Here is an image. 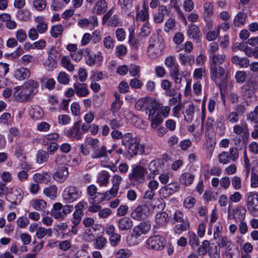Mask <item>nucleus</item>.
Wrapping results in <instances>:
<instances>
[{
    "mask_svg": "<svg viewBox=\"0 0 258 258\" xmlns=\"http://www.w3.org/2000/svg\"><path fill=\"white\" fill-rule=\"evenodd\" d=\"M189 243L193 249L199 245V239L194 232H189Z\"/></svg>",
    "mask_w": 258,
    "mask_h": 258,
    "instance_id": "nucleus-48",
    "label": "nucleus"
},
{
    "mask_svg": "<svg viewBox=\"0 0 258 258\" xmlns=\"http://www.w3.org/2000/svg\"><path fill=\"white\" fill-rule=\"evenodd\" d=\"M107 243V239L105 237L100 236L96 239L95 247L97 249H101L106 246Z\"/></svg>",
    "mask_w": 258,
    "mask_h": 258,
    "instance_id": "nucleus-58",
    "label": "nucleus"
},
{
    "mask_svg": "<svg viewBox=\"0 0 258 258\" xmlns=\"http://www.w3.org/2000/svg\"><path fill=\"white\" fill-rule=\"evenodd\" d=\"M81 123L80 121L75 122L70 130L64 132L66 136L73 140H80L82 139L83 133L80 131Z\"/></svg>",
    "mask_w": 258,
    "mask_h": 258,
    "instance_id": "nucleus-14",
    "label": "nucleus"
},
{
    "mask_svg": "<svg viewBox=\"0 0 258 258\" xmlns=\"http://www.w3.org/2000/svg\"><path fill=\"white\" fill-rule=\"evenodd\" d=\"M13 96L16 101L19 102H27L31 100V98L24 90L23 86H17L13 89Z\"/></svg>",
    "mask_w": 258,
    "mask_h": 258,
    "instance_id": "nucleus-13",
    "label": "nucleus"
},
{
    "mask_svg": "<svg viewBox=\"0 0 258 258\" xmlns=\"http://www.w3.org/2000/svg\"><path fill=\"white\" fill-rule=\"evenodd\" d=\"M150 215V210L148 206H138L131 214V217L135 220L141 221L147 219Z\"/></svg>",
    "mask_w": 258,
    "mask_h": 258,
    "instance_id": "nucleus-12",
    "label": "nucleus"
},
{
    "mask_svg": "<svg viewBox=\"0 0 258 258\" xmlns=\"http://www.w3.org/2000/svg\"><path fill=\"white\" fill-rule=\"evenodd\" d=\"M53 231L51 228L46 229L42 227H39L36 232V236L39 239L43 238L45 236H51Z\"/></svg>",
    "mask_w": 258,
    "mask_h": 258,
    "instance_id": "nucleus-38",
    "label": "nucleus"
},
{
    "mask_svg": "<svg viewBox=\"0 0 258 258\" xmlns=\"http://www.w3.org/2000/svg\"><path fill=\"white\" fill-rule=\"evenodd\" d=\"M22 86L31 99L38 92L39 84L34 80L30 79L27 80Z\"/></svg>",
    "mask_w": 258,
    "mask_h": 258,
    "instance_id": "nucleus-17",
    "label": "nucleus"
},
{
    "mask_svg": "<svg viewBox=\"0 0 258 258\" xmlns=\"http://www.w3.org/2000/svg\"><path fill=\"white\" fill-rule=\"evenodd\" d=\"M136 20L138 21L148 22L149 19L148 8L144 4L143 6V9L139 11L136 14Z\"/></svg>",
    "mask_w": 258,
    "mask_h": 258,
    "instance_id": "nucleus-29",
    "label": "nucleus"
},
{
    "mask_svg": "<svg viewBox=\"0 0 258 258\" xmlns=\"http://www.w3.org/2000/svg\"><path fill=\"white\" fill-rule=\"evenodd\" d=\"M247 77L246 72L243 71H238L236 73L235 79L239 83H243Z\"/></svg>",
    "mask_w": 258,
    "mask_h": 258,
    "instance_id": "nucleus-61",
    "label": "nucleus"
},
{
    "mask_svg": "<svg viewBox=\"0 0 258 258\" xmlns=\"http://www.w3.org/2000/svg\"><path fill=\"white\" fill-rule=\"evenodd\" d=\"M31 205L35 210L41 211L45 208L46 203L43 200L35 199L31 201Z\"/></svg>",
    "mask_w": 258,
    "mask_h": 258,
    "instance_id": "nucleus-43",
    "label": "nucleus"
},
{
    "mask_svg": "<svg viewBox=\"0 0 258 258\" xmlns=\"http://www.w3.org/2000/svg\"><path fill=\"white\" fill-rule=\"evenodd\" d=\"M90 53V50L88 48L82 49L78 51L71 53V57L76 62H79L83 56L88 55Z\"/></svg>",
    "mask_w": 258,
    "mask_h": 258,
    "instance_id": "nucleus-33",
    "label": "nucleus"
},
{
    "mask_svg": "<svg viewBox=\"0 0 258 258\" xmlns=\"http://www.w3.org/2000/svg\"><path fill=\"white\" fill-rule=\"evenodd\" d=\"M43 66L47 70L51 71L56 67V61L55 59L48 56L47 59L43 62Z\"/></svg>",
    "mask_w": 258,
    "mask_h": 258,
    "instance_id": "nucleus-56",
    "label": "nucleus"
},
{
    "mask_svg": "<svg viewBox=\"0 0 258 258\" xmlns=\"http://www.w3.org/2000/svg\"><path fill=\"white\" fill-rule=\"evenodd\" d=\"M247 14L245 13L239 12L235 16L233 20V24L236 27H239L244 24Z\"/></svg>",
    "mask_w": 258,
    "mask_h": 258,
    "instance_id": "nucleus-36",
    "label": "nucleus"
},
{
    "mask_svg": "<svg viewBox=\"0 0 258 258\" xmlns=\"http://www.w3.org/2000/svg\"><path fill=\"white\" fill-rule=\"evenodd\" d=\"M97 188L94 184H91L88 186L87 189V194L89 196V201L92 203H99L105 200H102L104 192H98Z\"/></svg>",
    "mask_w": 258,
    "mask_h": 258,
    "instance_id": "nucleus-15",
    "label": "nucleus"
},
{
    "mask_svg": "<svg viewBox=\"0 0 258 258\" xmlns=\"http://www.w3.org/2000/svg\"><path fill=\"white\" fill-rule=\"evenodd\" d=\"M245 205L249 213L252 216H258V192H249L246 195Z\"/></svg>",
    "mask_w": 258,
    "mask_h": 258,
    "instance_id": "nucleus-6",
    "label": "nucleus"
},
{
    "mask_svg": "<svg viewBox=\"0 0 258 258\" xmlns=\"http://www.w3.org/2000/svg\"><path fill=\"white\" fill-rule=\"evenodd\" d=\"M246 88L255 91L258 89V82L252 78H249L246 84L242 86V88Z\"/></svg>",
    "mask_w": 258,
    "mask_h": 258,
    "instance_id": "nucleus-51",
    "label": "nucleus"
},
{
    "mask_svg": "<svg viewBox=\"0 0 258 258\" xmlns=\"http://www.w3.org/2000/svg\"><path fill=\"white\" fill-rule=\"evenodd\" d=\"M107 157V150L105 146L95 148L93 150L91 157L93 159L106 158Z\"/></svg>",
    "mask_w": 258,
    "mask_h": 258,
    "instance_id": "nucleus-27",
    "label": "nucleus"
},
{
    "mask_svg": "<svg viewBox=\"0 0 258 258\" xmlns=\"http://www.w3.org/2000/svg\"><path fill=\"white\" fill-rule=\"evenodd\" d=\"M185 107V111L183 112L184 119L187 122H190L193 119L194 106L193 104L189 103L186 105Z\"/></svg>",
    "mask_w": 258,
    "mask_h": 258,
    "instance_id": "nucleus-35",
    "label": "nucleus"
},
{
    "mask_svg": "<svg viewBox=\"0 0 258 258\" xmlns=\"http://www.w3.org/2000/svg\"><path fill=\"white\" fill-rule=\"evenodd\" d=\"M156 223L159 226H164L168 222V215L165 212L158 213L155 216Z\"/></svg>",
    "mask_w": 258,
    "mask_h": 258,
    "instance_id": "nucleus-39",
    "label": "nucleus"
},
{
    "mask_svg": "<svg viewBox=\"0 0 258 258\" xmlns=\"http://www.w3.org/2000/svg\"><path fill=\"white\" fill-rule=\"evenodd\" d=\"M49 156L46 151L43 150L38 151L36 155V162L39 164H42L46 162L48 159Z\"/></svg>",
    "mask_w": 258,
    "mask_h": 258,
    "instance_id": "nucleus-46",
    "label": "nucleus"
},
{
    "mask_svg": "<svg viewBox=\"0 0 258 258\" xmlns=\"http://www.w3.org/2000/svg\"><path fill=\"white\" fill-rule=\"evenodd\" d=\"M85 143L87 145H90L93 150L95 148L99 147L100 142L97 139L88 137L86 138Z\"/></svg>",
    "mask_w": 258,
    "mask_h": 258,
    "instance_id": "nucleus-62",
    "label": "nucleus"
},
{
    "mask_svg": "<svg viewBox=\"0 0 258 258\" xmlns=\"http://www.w3.org/2000/svg\"><path fill=\"white\" fill-rule=\"evenodd\" d=\"M63 27L61 25H54L50 29L51 36L53 38H57L61 35Z\"/></svg>",
    "mask_w": 258,
    "mask_h": 258,
    "instance_id": "nucleus-47",
    "label": "nucleus"
},
{
    "mask_svg": "<svg viewBox=\"0 0 258 258\" xmlns=\"http://www.w3.org/2000/svg\"><path fill=\"white\" fill-rule=\"evenodd\" d=\"M114 40L110 36L105 37L103 40L104 46L107 49H112L114 46Z\"/></svg>",
    "mask_w": 258,
    "mask_h": 258,
    "instance_id": "nucleus-63",
    "label": "nucleus"
},
{
    "mask_svg": "<svg viewBox=\"0 0 258 258\" xmlns=\"http://www.w3.org/2000/svg\"><path fill=\"white\" fill-rule=\"evenodd\" d=\"M217 239H218L217 244L220 247L226 248L232 243L231 240L225 236L221 235Z\"/></svg>",
    "mask_w": 258,
    "mask_h": 258,
    "instance_id": "nucleus-54",
    "label": "nucleus"
},
{
    "mask_svg": "<svg viewBox=\"0 0 258 258\" xmlns=\"http://www.w3.org/2000/svg\"><path fill=\"white\" fill-rule=\"evenodd\" d=\"M33 180L37 183H48L51 181V174L48 172L43 173L42 174L37 173L33 177Z\"/></svg>",
    "mask_w": 258,
    "mask_h": 258,
    "instance_id": "nucleus-26",
    "label": "nucleus"
},
{
    "mask_svg": "<svg viewBox=\"0 0 258 258\" xmlns=\"http://www.w3.org/2000/svg\"><path fill=\"white\" fill-rule=\"evenodd\" d=\"M109 175L106 171L101 172L98 177L97 183L100 186H106L109 182Z\"/></svg>",
    "mask_w": 258,
    "mask_h": 258,
    "instance_id": "nucleus-42",
    "label": "nucleus"
},
{
    "mask_svg": "<svg viewBox=\"0 0 258 258\" xmlns=\"http://www.w3.org/2000/svg\"><path fill=\"white\" fill-rule=\"evenodd\" d=\"M138 137H133L131 133H127L122 136V144L124 146H127L132 142V140H137Z\"/></svg>",
    "mask_w": 258,
    "mask_h": 258,
    "instance_id": "nucleus-60",
    "label": "nucleus"
},
{
    "mask_svg": "<svg viewBox=\"0 0 258 258\" xmlns=\"http://www.w3.org/2000/svg\"><path fill=\"white\" fill-rule=\"evenodd\" d=\"M76 95L80 97L87 96L89 94V91L87 88L86 84L75 83L73 85Z\"/></svg>",
    "mask_w": 258,
    "mask_h": 258,
    "instance_id": "nucleus-21",
    "label": "nucleus"
},
{
    "mask_svg": "<svg viewBox=\"0 0 258 258\" xmlns=\"http://www.w3.org/2000/svg\"><path fill=\"white\" fill-rule=\"evenodd\" d=\"M122 180V178L120 175L118 174L114 175L112 178V186L111 188L104 192L102 200H110L116 197Z\"/></svg>",
    "mask_w": 258,
    "mask_h": 258,
    "instance_id": "nucleus-9",
    "label": "nucleus"
},
{
    "mask_svg": "<svg viewBox=\"0 0 258 258\" xmlns=\"http://www.w3.org/2000/svg\"><path fill=\"white\" fill-rule=\"evenodd\" d=\"M29 112L31 118L33 119H40L43 115L42 109L37 105L32 106Z\"/></svg>",
    "mask_w": 258,
    "mask_h": 258,
    "instance_id": "nucleus-30",
    "label": "nucleus"
},
{
    "mask_svg": "<svg viewBox=\"0 0 258 258\" xmlns=\"http://www.w3.org/2000/svg\"><path fill=\"white\" fill-rule=\"evenodd\" d=\"M73 208L72 205L62 206L60 203H55L53 205L50 215L55 219L61 221L73 211Z\"/></svg>",
    "mask_w": 258,
    "mask_h": 258,
    "instance_id": "nucleus-5",
    "label": "nucleus"
},
{
    "mask_svg": "<svg viewBox=\"0 0 258 258\" xmlns=\"http://www.w3.org/2000/svg\"><path fill=\"white\" fill-rule=\"evenodd\" d=\"M17 19L22 22L29 21L31 18V13L29 10L23 9L20 10L16 14Z\"/></svg>",
    "mask_w": 258,
    "mask_h": 258,
    "instance_id": "nucleus-31",
    "label": "nucleus"
},
{
    "mask_svg": "<svg viewBox=\"0 0 258 258\" xmlns=\"http://www.w3.org/2000/svg\"><path fill=\"white\" fill-rule=\"evenodd\" d=\"M218 160L220 163L223 164H227L230 162V159L229 157V153L223 151L218 155Z\"/></svg>",
    "mask_w": 258,
    "mask_h": 258,
    "instance_id": "nucleus-59",
    "label": "nucleus"
},
{
    "mask_svg": "<svg viewBox=\"0 0 258 258\" xmlns=\"http://www.w3.org/2000/svg\"><path fill=\"white\" fill-rule=\"evenodd\" d=\"M127 152L131 157L137 154H148L151 151V148L146 145L140 144V139L132 140V143L128 145Z\"/></svg>",
    "mask_w": 258,
    "mask_h": 258,
    "instance_id": "nucleus-7",
    "label": "nucleus"
},
{
    "mask_svg": "<svg viewBox=\"0 0 258 258\" xmlns=\"http://www.w3.org/2000/svg\"><path fill=\"white\" fill-rule=\"evenodd\" d=\"M194 178V175L188 172H185L181 175L179 180L181 184L188 186L192 183Z\"/></svg>",
    "mask_w": 258,
    "mask_h": 258,
    "instance_id": "nucleus-37",
    "label": "nucleus"
},
{
    "mask_svg": "<svg viewBox=\"0 0 258 258\" xmlns=\"http://www.w3.org/2000/svg\"><path fill=\"white\" fill-rule=\"evenodd\" d=\"M151 229V224L149 221L141 222L138 225L135 226L133 230V235L136 238H138L141 235L146 234Z\"/></svg>",
    "mask_w": 258,
    "mask_h": 258,
    "instance_id": "nucleus-16",
    "label": "nucleus"
},
{
    "mask_svg": "<svg viewBox=\"0 0 258 258\" xmlns=\"http://www.w3.org/2000/svg\"><path fill=\"white\" fill-rule=\"evenodd\" d=\"M133 222L132 219L127 217H123L117 221V226L121 231H126L132 228Z\"/></svg>",
    "mask_w": 258,
    "mask_h": 258,
    "instance_id": "nucleus-23",
    "label": "nucleus"
},
{
    "mask_svg": "<svg viewBox=\"0 0 258 258\" xmlns=\"http://www.w3.org/2000/svg\"><path fill=\"white\" fill-rule=\"evenodd\" d=\"M166 242L164 237L157 235L149 237L146 241V246L148 249L161 250L164 248Z\"/></svg>",
    "mask_w": 258,
    "mask_h": 258,
    "instance_id": "nucleus-8",
    "label": "nucleus"
},
{
    "mask_svg": "<svg viewBox=\"0 0 258 258\" xmlns=\"http://www.w3.org/2000/svg\"><path fill=\"white\" fill-rule=\"evenodd\" d=\"M247 119L251 122L258 124V105L255 107L253 111L250 112L247 116Z\"/></svg>",
    "mask_w": 258,
    "mask_h": 258,
    "instance_id": "nucleus-55",
    "label": "nucleus"
},
{
    "mask_svg": "<svg viewBox=\"0 0 258 258\" xmlns=\"http://www.w3.org/2000/svg\"><path fill=\"white\" fill-rule=\"evenodd\" d=\"M11 190L12 191L7 201L13 205L19 204L23 198L22 190L19 187H14Z\"/></svg>",
    "mask_w": 258,
    "mask_h": 258,
    "instance_id": "nucleus-18",
    "label": "nucleus"
},
{
    "mask_svg": "<svg viewBox=\"0 0 258 258\" xmlns=\"http://www.w3.org/2000/svg\"><path fill=\"white\" fill-rule=\"evenodd\" d=\"M226 56L218 54L209 57L211 79L222 90L224 89L227 80V67L225 64Z\"/></svg>",
    "mask_w": 258,
    "mask_h": 258,
    "instance_id": "nucleus-1",
    "label": "nucleus"
},
{
    "mask_svg": "<svg viewBox=\"0 0 258 258\" xmlns=\"http://www.w3.org/2000/svg\"><path fill=\"white\" fill-rule=\"evenodd\" d=\"M46 0H33V6L36 11H42L46 7Z\"/></svg>",
    "mask_w": 258,
    "mask_h": 258,
    "instance_id": "nucleus-49",
    "label": "nucleus"
},
{
    "mask_svg": "<svg viewBox=\"0 0 258 258\" xmlns=\"http://www.w3.org/2000/svg\"><path fill=\"white\" fill-rule=\"evenodd\" d=\"M107 9V4L105 0H99L94 7V10L97 14L101 15L104 13Z\"/></svg>",
    "mask_w": 258,
    "mask_h": 258,
    "instance_id": "nucleus-34",
    "label": "nucleus"
},
{
    "mask_svg": "<svg viewBox=\"0 0 258 258\" xmlns=\"http://www.w3.org/2000/svg\"><path fill=\"white\" fill-rule=\"evenodd\" d=\"M188 32L192 38H199L202 35L200 28L194 24H191L189 27Z\"/></svg>",
    "mask_w": 258,
    "mask_h": 258,
    "instance_id": "nucleus-50",
    "label": "nucleus"
},
{
    "mask_svg": "<svg viewBox=\"0 0 258 258\" xmlns=\"http://www.w3.org/2000/svg\"><path fill=\"white\" fill-rule=\"evenodd\" d=\"M158 12L156 13L154 16V20L156 23H160L163 22L164 14V12L166 11V7L164 6H161L159 8Z\"/></svg>",
    "mask_w": 258,
    "mask_h": 258,
    "instance_id": "nucleus-44",
    "label": "nucleus"
},
{
    "mask_svg": "<svg viewBox=\"0 0 258 258\" xmlns=\"http://www.w3.org/2000/svg\"><path fill=\"white\" fill-rule=\"evenodd\" d=\"M58 137V135L55 133L48 134L43 138V144L44 145H48L50 144L55 143Z\"/></svg>",
    "mask_w": 258,
    "mask_h": 258,
    "instance_id": "nucleus-40",
    "label": "nucleus"
},
{
    "mask_svg": "<svg viewBox=\"0 0 258 258\" xmlns=\"http://www.w3.org/2000/svg\"><path fill=\"white\" fill-rule=\"evenodd\" d=\"M231 62L241 68H247L249 65V60L246 57H240L237 55H233L231 58Z\"/></svg>",
    "mask_w": 258,
    "mask_h": 258,
    "instance_id": "nucleus-24",
    "label": "nucleus"
},
{
    "mask_svg": "<svg viewBox=\"0 0 258 258\" xmlns=\"http://www.w3.org/2000/svg\"><path fill=\"white\" fill-rule=\"evenodd\" d=\"M81 192L74 186L66 187L63 193V199L68 203H71L77 200L81 197Z\"/></svg>",
    "mask_w": 258,
    "mask_h": 258,
    "instance_id": "nucleus-11",
    "label": "nucleus"
},
{
    "mask_svg": "<svg viewBox=\"0 0 258 258\" xmlns=\"http://www.w3.org/2000/svg\"><path fill=\"white\" fill-rule=\"evenodd\" d=\"M203 7V18L205 22H208L213 15L214 5L211 2H207L204 3Z\"/></svg>",
    "mask_w": 258,
    "mask_h": 258,
    "instance_id": "nucleus-22",
    "label": "nucleus"
},
{
    "mask_svg": "<svg viewBox=\"0 0 258 258\" xmlns=\"http://www.w3.org/2000/svg\"><path fill=\"white\" fill-rule=\"evenodd\" d=\"M61 64L62 66L70 72L74 70V66L71 63L69 56H64L61 59Z\"/></svg>",
    "mask_w": 258,
    "mask_h": 258,
    "instance_id": "nucleus-45",
    "label": "nucleus"
},
{
    "mask_svg": "<svg viewBox=\"0 0 258 258\" xmlns=\"http://www.w3.org/2000/svg\"><path fill=\"white\" fill-rule=\"evenodd\" d=\"M35 22L37 23L36 29L38 32L42 34L46 31L48 28L47 24L45 22L42 16H37L35 18Z\"/></svg>",
    "mask_w": 258,
    "mask_h": 258,
    "instance_id": "nucleus-28",
    "label": "nucleus"
},
{
    "mask_svg": "<svg viewBox=\"0 0 258 258\" xmlns=\"http://www.w3.org/2000/svg\"><path fill=\"white\" fill-rule=\"evenodd\" d=\"M175 57L170 55L165 59V64L170 70H172L175 68Z\"/></svg>",
    "mask_w": 258,
    "mask_h": 258,
    "instance_id": "nucleus-64",
    "label": "nucleus"
},
{
    "mask_svg": "<svg viewBox=\"0 0 258 258\" xmlns=\"http://www.w3.org/2000/svg\"><path fill=\"white\" fill-rule=\"evenodd\" d=\"M57 188L54 185H51L45 188L43 190L44 194L51 199H53L57 196Z\"/></svg>",
    "mask_w": 258,
    "mask_h": 258,
    "instance_id": "nucleus-41",
    "label": "nucleus"
},
{
    "mask_svg": "<svg viewBox=\"0 0 258 258\" xmlns=\"http://www.w3.org/2000/svg\"><path fill=\"white\" fill-rule=\"evenodd\" d=\"M57 80L60 84L67 85L70 82L69 76L64 72H60L57 77Z\"/></svg>",
    "mask_w": 258,
    "mask_h": 258,
    "instance_id": "nucleus-53",
    "label": "nucleus"
},
{
    "mask_svg": "<svg viewBox=\"0 0 258 258\" xmlns=\"http://www.w3.org/2000/svg\"><path fill=\"white\" fill-rule=\"evenodd\" d=\"M147 173V167L133 165L132 166V172L128 175V180L134 185L142 184L146 181L145 176Z\"/></svg>",
    "mask_w": 258,
    "mask_h": 258,
    "instance_id": "nucleus-4",
    "label": "nucleus"
},
{
    "mask_svg": "<svg viewBox=\"0 0 258 258\" xmlns=\"http://www.w3.org/2000/svg\"><path fill=\"white\" fill-rule=\"evenodd\" d=\"M69 175L68 168L65 166L58 167L55 172L53 174V177L54 180L59 182H64Z\"/></svg>",
    "mask_w": 258,
    "mask_h": 258,
    "instance_id": "nucleus-19",
    "label": "nucleus"
},
{
    "mask_svg": "<svg viewBox=\"0 0 258 258\" xmlns=\"http://www.w3.org/2000/svg\"><path fill=\"white\" fill-rule=\"evenodd\" d=\"M87 56L88 58L86 59V62L89 66H92L95 64H100L103 58L100 52H98L93 56L90 54Z\"/></svg>",
    "mask_w": 258,
    "mask_h": 258,
    "instance_id": "nucleus-32",
    "label": "nucleus"
},
{
    "mask_svg": "<svg viewBox=\"0 0 258 258\" xmlns=\"http://www.w3.org/2000/svg\"><path fill=\"white\" fill-rule=\"evenodd\" d=\"M165 44L163 39L156 34L151 36L148 48V55L152 58H158L163 55Z\"/></svg>",
    "mask_w": 258,
    "mask_h": 258,
    "instance_id": "nucleus-3",
    "label": "nucleus"
},
{
    "mask_svg": "<svg viewBox=\"0 0 258 258\" xmlns=\"http://www.w3.org/2000/svg\"><path fill=\"white\" fill-rule=\"evenodd\" d=\"M164 165L159 160L152 161L148 165V169L153 174L156 175L160 173L163 170Z\"/></svg>",
    "mask_w": 258,
    "mask_h": 258,
    "instance_id": "nucleus-25",
    "label": "nucleus"
},
{
    "mask_svg": "<svg viewBox=\"0 0 258 258\" xmlns=\"http://www.w3.org/2000/svg\"><path fill=\"white\" fill-rule=\"evenodd\" d=\"M182 214L178 211V223H181L179 225V228L181 231L187 230L189 227V224L187 221H185L182 218Z\"/></svg>",
    "mask_w": 258,
    "mask_h": 258,
    "instance_id": "nucleus-52",
    "label": "nucleus"
},
{
    "mask_svg": "<svg viewBox=\"0 0 258 258\" xmlns=\"http://www.w3.org/2000/svg\"><path fill=\"white\" fill-rule=\"evenodd\" d=\"M132 254V252L128 249H120L115 253V256L116 258H128Z\"/></svg>",
    "mask_w": 258,
    "mask_h": 258,
    "instance_id": "nucleus-57",
    "label": "nucleus"
},
{
    "mask_svg": "<svg viewBox=\"0 0 258 258\" xmlns=\"http://www.w3.org/2000/svg\"><path fill=\"white\" fill-rule=\"evenodd\" d=\"M30 70L24 67H21L16 69L14 72V76L16 79L22 81L29 78L30 76Z\"/></svg>",
    "mask_w": 258,
    "mask_h": 258,
    "instance_id": "nucleus-20",
    "label": "nucleus"
},
{
    "mask_svg": "<svg viewBox=\"0 0 258 258\" xmlns=\"http://www.w3.org/2000/svg\"><path fill=\"white\" fill-rule=\"evenodd\" d=\"M230 207L231 205L229 204L228 209V219H234L237 222L243 221L245 218L246 209L241 205L237 206L234 209H231Z\"/></svg>",
    "mask_w": 258,
    "mask_h": 258,
    "instance_id": "nucleus-10",
    "label": "nucleus"
},
{
    "mask_svg": "<svg viewBox=\"0 0 258 258\" xmlns=\"http://www.w3.org/2000/svg\"><path fill=\"white\" fill-rule=\"evenodd\" d=\"M136 107L139 110H146V113H148V119L153 128H156L162 122L158 105L155 103L151 102L147 104L143 100H139L136 103Z\"/></svg>",
    "mask_w": 258,
    "mask_h": 258,
    "instance_id": "nucleus-2",
    "label": "nucleus"
}]
</instances>
